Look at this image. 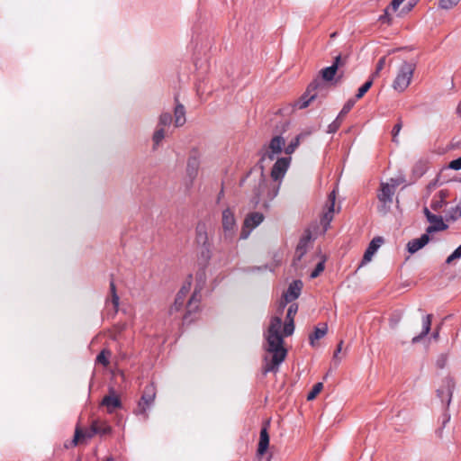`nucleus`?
Segmentation results:
<instances>
[{"label":"nucleus","mask_w":461,"mask_h":461,"mask_svg":"<svg viewBox=\"0 0 461 461\" xmlns=\"http://www.w3.org/2000/svg\"><path fill=\"white\" fill-rule=\"evenodd\" d=\"M282 320L279 316H275L271 319L267 330L265 332L267 340L266 350L272 354L271 360L268 361L266 357V365L264 366V373L276 372L278 366L285 360L286 357V349L284 348L283 336H290L294 330V320H286L283 334L281 333Z\"/></svg>","instance_id":"1"},{"label":"nucleus","mask_w":461,"mask_h":461,"mask_svg":"<svg viewBox=\"0 0 461 461\" xmlns=\"http://www.w3.org/2000/svg\"><path fill=\"white\" fill-rule=\"evenodd\" d=\"M280 189V183H273L265 178L263 171L258 178V185L254 188L253 203H262L265 207L276 197Z\"/></svg>","instance_id":"2"},{"label":"nucleus","mask_w":461,"mask_h":461,"mask_svg":"<svg viewBox=\"0 0 461 461\" xmlns=\"http://www.w3.org/2000/svg\"><path fill=\"white\" fill-rule=\"evenodd\" d=\"M415 68V63L403 61L398 68L393 88L399 93L405 91L411 82Z\"/></svg>","instance_id":"3"},{"label":"nucleus","mask_w":461,"mask_h":461,"mask_svg":"<svg viewBox=\"0 0 461 461\" xmlns=\"http://www.w3.org/2000/svg\"><path fill=\"white\" fill-rule=\"evenodd\" d=\"M156 397V389L153 384H149L144 388L142 396L138 402V407L134 411L136 415L143 416V420L149 419L148 409L153 404Z\"/></svg>","instance_id":"4"},{"label":"nucleus","mask_w":461,"mask_h":461,"mask_svg":"<svg viewBox=\"0 0 461 461\" xmlns=\"http://www.w3.org/2000/svg\"><path fill=\"white\" fill-rule=\"evenodd\" d=\"M394 192L395 191L392 186H390L389 183L381 184V188L377 194V198L380 203V205L378 206L379 212L385 214L388 212L390 205L393 203Z\"/></svg>","instance_id":"5"},{"label":"nucleus","mask_w":461,"mask_h":461,"mask_svg":"<svg viewBox=\"0 0 461 461\" xmlns=\"http://www.w3.org/2000/svg\"><path fill=\"white\" fill-rule=\"evenodd\" d=\"M221 225L224 233V238L231 240L237 231V223L234 215V211L230 208H226L222 212Z\"/></svg>","instance_id":"6"},{"label":"nucleus","mask_w":461,"mask_h":461,"mask_svg":"<svg viewBox=\"0 0 461 461\" xmlns=\"http://www.w3.org/2000/svg\"><path fill=\"white\" fill-rule=\"evenodd\" d=\"M324 87V84L320 80H314L312 83L309 85L306 92L302 95L300 100L296 103V106L299 109L306 108L312 101H313L317 97V90L322 89Z\"/></svg>","instance_id":"7"},{"label":"nucleus","mask_w":461,"mask_h":461,"mask_svg":"<svg viewBox=\"0 0 461 461\" xmlns=\"http://www.w3.org/2000/svg\"><path fill=\"white\" fill-rule=\"evenodd\" d=\"M264 220V215L261 212H254L249 213L244 220L243 227L240 232L241 239H247L251 230L258 227Z\"/></svg>","instance_id":"8"},{"label":"nucleus","mask_w":461,"mask_h":461,"mask_svg":"<svg viewBox=\"0 0 461 461\" xmlns=\"http://www.w3.org/2000/svg\"><path fill=\"white\" fill-rule=\"evenodd\" d=\"M291 163V158H280L274 164L271 169V179L273 183L282 182Z\"/></svg>","instance_id":"9"},{"label":"nucleus","mask_w":461,"mask_h":461,"mask_svg":"<svg viewBox=\"0 0 461 461\" xmlns=\"http://www.w3.org/2000/svg\"><path fill=\"white\" fill-rule=\"evenodd\" d=\"M454 387L455 384L452 378L446 377L442 381V385L437 390L438 397L442 402H446L447 406L451 402Z\"/></svg>","instance_id":"10"},{"label":"nucleus","mask_w":461,"mask_h":461,"mask_svg":"<svg viewBox=\"0 0 461 461\" xmlns=\"http://www.w3.org/2000/svg\"><path fill=\"white\" fill-rule=\"evenodd\" d=\"M303 283L300 280H295L290 284L287 291L283 295V300L280 303V308L283 309L287 303L297 299L301 294Z\"/></svg>","instance_id":"11"},{"label":"nucleus","mask_w":461,"mask_h":461,"mask_svg":"<svg viewBox=\"0 0 461 461\" xmlns=\"http://www.w3.org/2000/svg\"><path fill=\"white\" fill-rule=\"evenodd\" d=\"M191 290V281H185L178 291L175 302L170 308V312H178L184 305L185 298Z\"/></svg>","instance_id":"12"},{"label":"nucleus","mask_w":461,"mask_h":461,"mask_svg":"<svg viewBox=\"0 0 461 461\" xmlns=\"http://www.w3.org/2000/svg\"><path fill=\"white\" fill-rule=\"evenodd\" d=\"M335 200H336V191L333 190L328 196V201L326 203V211L324 212L322 218L321 220V224L325 229L330 225V221L333 219V213L335 212Z\"/></svg>","instance_id":"13"},{"label":"nucleus","mask_w":461,"mask_h":461,"mask_svg":"<svg viewBox=\"0 0 461 461\" xmlns=\"http://www.w3.org/2000/svg\"><path fill=\"white\" fill-rule=\"evenodd\" d=\"M383 242L384 240L382 237H375L371 240L365 251L360 267L369 263L372 260L373 256L376 253Z\"/></svg>","instance_id":"14"},{"label":"nucleus","mask_w":461,"mask_h":461,"mask_svg":"<svg viewBox=\"0 0 461 461\" xmlns=\"http://www.w3.org/2000/svg\"><path fill=\"white\" fill-rule=\"evenodd\" d=\"M285 140L282 136L274 137L269 143V151L267 156L269 159L273 160L275 156L280 154L282 150H285Z\"/></svg>","instance_id":"15"},{"label":"nucleus","mask_w":461,"mask_h":461,"mask_svg":"<svg viewBox=\"0 0 461 461\" xmlns=\"http://www.w3.org/2000/svg\"><path fill=\"white\" fill-rule=\"evenodd\" d=\"M101 404L106 407L109 413H113L116 409L122 407L121 400L113 391H111L110 394L103 398Z\"/></svg>","instance_id":"16"},{"label":"nucleus","mask_w":461,"mask_h":461,"mask_svg":"<svg viewBox=\"0 0 461 461\" xmlns=\"http://www.w3.org/2000/svg\"><path fill=\"white\" fill-rule=\"evenodd\" d=\"M428 221L430 223V225L426 229V231L429 234L435 231L445 230L447 228V225L443 221L441 216L429 214Z\"/></svg>","instance_id":"17"},{"label":"nucleus","mask_w":461,"mask_h":461,"mask_svg":"<svg viewBox=\"0 0 461 461\" xmlns=\"http://www.w3.org/2000/svg\"><path fill=\"white\" fill-rule=\"evenodd\" d=\"M429 233H424L420 238L411 240L408 242L407 248L408 251L411 254L417 252L420 249H422L428 242L429 241Z\"/></svg>","instance_id":"18"},{"label":"nucleus","mask_w":461,"mask_h":461,"mask_svg":"<svg viewBox=\"0 0 461 461\" xmlns=\"http://www.w3.org/2000/svg\"><path fill=\"white\" fill-rule=\"evenodd\" d=\"M310 240V234H306L300 239L295 249L294 262L300 261L303 255L306 253Z\"/></svg>","instance_id":"19"},{"label":"nucleus","mask_w":461,"mask_h":461,"mask_svg":"<svg viewBox=\"0 0 461 461\" xmlns=\"http://www.w3.org/2000/svg\"><path fill=\"white\" fill-rule=\"evenodd\" d=\"M431 314H427L422 318V330L419 335L412 338L411 342L413 344L420 342L425 336L429 334L431 327Z\"/></svg>","instance_id":"20"},{"label":"nucleus","mask_w":461,"mask_h":461,"mask_svg":"<svg viewBox=\"0 0 461 461\" xmlns=\"http://www.w3.org/2000/svg\"><path fill=\"white\" fill-rule=\"evenodd\" d=\"M449 193L447 189H441L432 199L430 207L434 211L440 210L445 204V200L448 196Z\"/></svg>","instance_id":"21"},{"label":"nucleus","mask_w":461,"mask_h":461,"mask_svg":"<svg viewBox=\"0 0 461 461\" xmlns=\"http://www.w3.org/2000/svg\"><path fill=\"white\" fill-rule=\"evenodd\" d=\"M341 57L339 55L335 58L334 63L328 68H325L321 70L322 78L326 81H330L333 79L339 66L340 65Z\"/></svg>","instance_id":"22"},{"label":"nucleus","mask_w":461,"mask_h":461,"mask_svg":"<svg viewBox=\"0 0 461 461\" xmlns=\"http://www.w3.org/2000/svg\"><path fill=\"white\" fill-rule=\"evenodd\" d=\"M175 116V126L181 127L185 123V106L181 104H176L174 111Z\"/></svg>","instance_id":"23"},{"label":"nucleus","mask_w":461,"mask_h":461,"mask_svg":"<svg viewBox=\"0 0 461 461\" xmlns=\"http://www.w3.org/2000/svg\"><path fill=\"white\" fill-rule=\"evenodd\" d=\"M199 160L197 157L191 156L187 160L186 173L191 179L195 178L199 169Z\"/></svg>","instance_id":"24"},{"label":"nucleus","mask_w":461,"mask_h":461,"mask_svg":"<svg viewBox=\"0 0 461 461\" xmlns=\"http://www.w3.org/2000/svg\"><path fill=\"white\" fill-rule=\"evenodd\" d=\"M328 331V326L326 323H322L321 327H316L314 332L310 335V344L314 347L315 341L322 339Z\"/></svg>","instance_id":"25"},{"label":"nucleus","mask_w":461,"mask_h":461,"mask_svg":"<svg viewBox=\"0 0 461 461\" xmlns=\"http://www.w3.org/2000/svg\"><path fill=\"white\" fill-rule=\"evenodd\" d=\"M93 433L100 435H107L111 433L112 428L104 421L95 420L92 423Z\"/></svg>","instance_id":"26"},{"label":"nucleus","mask_w":461,"mask_h":461,"mask_svg":"<svg viewBox=\"0 0 461 461\" xmlns=\"http://www.w3.org/2000/svg\"><path fill=\"white\" fill-rule=\"evenodd\" d=\"M269 445V436L266 428L262 429L260 431V438L258 443V452L259 455H263Z\"/></svg>","instance_id":"27"},{"label":"nucleus","mask_w":461,"mask_h":461,"mask_svg":"<svg viewBox=\"0 0 461 461\" xmlns=\"http://www.w3.org/2000/svg\"><path fill=\"white\" fill-rule=\"evenodd\" d=\"M95 434V433H93L92 427L86 431H82L79 428H77L72 443L74 446H77L81 438H92Z\"/></svg>","instance_id":"28"},{"label":"nucleus","mask_w":461,"mask_h":461,"mask_svg":"<svg viewBox=\"0 0 461 461\" xmlns=\"http://www.w3.org/2000/svg\"><path fill=\"white\" fill-rule=\"evenodd\" d=\"M165 138L164 128L158 127L152 136L153 149H156Z\"/></svg>","instance_id":"29"},{"label":"nucleus","mask_w":461,"mask_h":461,"mask_svg":"<svg viewBox=\"0 0 461 461\" xmlns=\"http://www.w3.org/2000/svg\"><path fill=\"white\" fill-rule=\"evenodd\" d=\"M200 301L199 292L195 290L192 294L187 303V312L191 313L198 308V303Z\"/></svg>","instance_id":"30"},{"label":"nucleus","mask_w":461,"mask_h":461,"mask_svg":"<svg viewBox=\"0 0 461 461\" xmlns=\"http://www.w3.org/2000/svg\"><path fill=\"white\" fill-rule=\"evenodd\" d=\"M196 240L198 243L204 244L207 241L206 227L203 223H199L196 226Z\"/></svg>","instance_id":"31"},{"label":"nucleus","mask_w":461,"mask_h":461,"mask_svg":"<svg viewBox=\"0 0 461 461\" xmlns=\"http://www.w3.org/2000/svg\"><path fill=\"white\" fill-rule=\"evenodd\" d=\"M300 139H301V135H297L295 138H294L290 141V143L286 147H285V153L286 155H291L295 151V149L300 145Z\"/></svg>","instance_id":"32"},{"label":"nucleus","mask_w":461,"mask_h":461,"mask_svg":"<svg viewBox=\"0 0 461 461\" xmlns=\"http://www.w3.org/2000/svg\"><path fill=\"white\" fill-rule=\"evenodd\" d=\"M110 293H111V302L113 304L115 312H117L120 298L116 293L115 284L113 280L110 282Z\"/></svg>","instance_id":"33"},{"label":"nucleus","mask_w":461,"mask_h":461,"mask_svg":"<svg viewBox=\"0 0 461 461\" xmlns=\"http://www.w3.org/2000/svg\"><path fill=\"white\" fill-rule=\"evenodd\" d=\"M111 356V352L107 349H103L96 357V362L102 364L104 366L109 365V357Z\"/></svg>","instance_id":"34"},{"label":"nucleus","mask_w":461,"mask_h":461,"mask_svg":"<svg viewBox=\"0 0 461 461\" xmlns=\"http://www.w3.org/2000/svg\"><path fill=\"white\" fill-rule=\"evenodd\" d=\"M172 122V116L170 113H163L160 114L158 118V127L164 128L165 126L170 125Z\"/></svg>","instance_id":"35"},{"label":"nucleus","mask_w":461,"mask_h":461,"mask_svg":"<svg viewBox=\"0 0 461 461\" xmlns=\"http://www.w3.org/2000/svg\"><path fill=\"white\" fill-rule=\"evenodd\" d=\"M373 85V78L371 77L367 80L361 87L358 88L357 93L356 95L357 99L362 98L365 94L370 89Z\"/></svg>","instance_id":"36"},{"label":"nucleus","mask_w":461,"mask_h":461,"mask_svg":"<svg viewBox=\"0 0 461 461\" xmlns=\"http://www.w3.org/2000/svg\"><path fill=\"white\" fill-rule=\"evenodd\" d=\"M323 384L322 383H317L313 385L312 391L307 395V400L312 401L313 400L322 390Z\"/></svg>","instance_id":"37"},{"label":"nucleus","mask_w":461,"mask_h":461,"mask_svg":"<svg viewBox=\"0 0 461 461\" xmlns=\"http://www.w3.org/2000/svg\"><path fill=\"white\" fill-rule=\"evenodd\" d=\"M355 101L350 99L348 100L341 109L340 113H339L338 117L342 119L354 106Z\"/></svg>","instance_id":"38"},{"label":"nucleus","mask_w":461,"mask_h":461,"mask_svg":"<svg viewBox=\"0 0 461 461\" xmlns=\"http://www.w3.org/2000/svg\"><path fill=\"white\" fill-rule=\"evenodd\" d=\"M459 2L460 0H439V6L447 10L456 6Z\"/></svg>","instance_id":"39"},{"label":"nucleus","mask_w":461,"mask_h":461,"mask_svg":"<svg viewBox=\"0 0 461 461\" xmlns=\"http://www.w3.org/2000/svg\"><path fill=\"white\" fill-rule=\"evenodd\" d=\"M386 59L385 57H382L377 64L375 72L372 74L371 77L374 79L375 77H378L381 70L384 68Z\"/></svg>","instance_id":"40"},{"label":"nucleus","mask_w":461,"mask_h":461,"mask_svg":"<svg viewBox=\"0 0 461 461\" xmlns=\"http://www.w3.org/2000/svg\"><path fill=\"white\" fill-rule=\"evenodd\" d=\"M461 258V245L458 246L454 252L449 255L446 260V263L450 264L452 261Z\"/></svg>","instance_id":"41"},{"label":"nucleus","mask_w":461,"mask_h":461,"mask_svg":"<svg viewBox=\"0 0 461 461\" xmlns=\"http://www.w3.org/2000/svg\"><path fill=\"white\" fill-rule=\"evenodd\" d=\"M402 122H398L393 128L392 135H393V141L395 143H398L399 140L397 139L398 134L400 133L402 130Z\"/></svg>","instance_id":"42"},{"label":"nucleus","mask_w":461,"mask_h":461,"mask_svg":"<svg viewBox=\"0 0 461 461\" xmlns=\"http://www.w3.org/2000/svg\"><path fill=\"white\" fill-rule=\"evenodd\" d=\"M324 270V261H321L317 264L315 269L311 273V278H316Z\"/></svg>","instance_id":"43"},{"label":"nucleus","mask_w":461,"mask_h":461,"mask_svg":"<svg viewBox=\"0 0 461 461\" xmlns=\"http://www.w3.org/2000/svg\"><path fill=\"white\" fill-rule=\"evenodd\" d=\"M297 311H298L297 304H295V303L291 304L287 310L286 320H294Z\"/></svg>","instance_id":"44"},{"label":"nucleus","mask_w":461,"mask_h":461,"mask_svg":"<svg viewBox=\"0 0 461 461\" xmlns=\"http://www.w3.org/2000/svg\"><path fill=\"white\" fill-rule=\"evenodd\" d=\"M405 179L403 176H398V177H395V178H391L390 179V186H392L393 188V190L395 191V188L400 185L401 184L404 183Z\"/></svg>","instance_id":"45"},{"label":"nucleus","mask_w":461,"mask_h":461,"mask_svg":"<svg viewBox=\"0 0 461 461\" xmlns=\"http://www.w3.org/2000/svg\"><path fill=\"white\" fill-rule=\"evenodd\" d=\"M449 216L453 220H456L461 216V202L454 209H452Z\"/></svg>","instance_id":"46"},{"label":"nucleus","mask_w":461,"mask_h":461,"mask_svg":"<svg viewBox=\"0 0 461 461\" xmlns=\"http://www.w3.org/2000/svg\"><path fill=\"white\" fill-rule=\"evenodd\" d=\"M341 120L342 119L337 117L336 120L329 125V132H335L339 129Z\"/></svg>","instance_id":"47"},{"label":"nucleus","mask_w":461,"mask_h":461,"mask_svg":"<svg viewBox=\"0 0 461 461\" xmlns=\"http://www.w3.org/2000/svg\"><path fill=\"white\" fill-rule=\"evenodd\" d=\"M448 167L451 169H454V170L461 169V157L456 159L452 160L449 163Z\"/></svg>","instance_id":"48"},{"label":"nucleus","mask_w":461,"mask_h":461,"mask_svg":"<svg viewBox=\"0 0 461 461\" xmlns=\"http://www.w3.org/2000/svg\"><path fill=\"white\" fill-rule=\"evenodd\" d=\"M438 179H434L427 185V192L429 194L431 191L435 190L438 187Z\"/></svg>","instance_id":"49"},{"label":"nucleus","mask_w":461,"mask_h":461,"mask_svg":"<svg viewBox=\"0 0 461 461\" xmlns=\"http://www.w3.org/2000/svg\"><path fill=\"white\" fill-rule=\"evenodd\" d=\"M342 344H343V341H340L337 347V349L336 351L334 352V355H333V360L337 361L338 363L340 361V359L339 358V353L341 351L342 349Z\"/></svg>","instance_id":"50"},{"label":"nucleus","mask_w":461,"mask_h":461,"mask_svg":"<svg viewBox=\"0 0 461 461\" xmlns=\"http://www.w3.org/2000/svg\"><path fill=\"white\" fill-rule=\"evenodd\" d=\"M403 1L404 0H393L391 3V8L393 11H396Z\"/></svg>","instance_id":"51"},{"label":"nucleus","mask_w":461,"mask_h":461,"mask_svg":"<svg viewBox=\"0 0 461 461\" xmlns=\"http://www.w3.org/2000/svg\"><path fill=\"white\" fill-rule=\"evenodd\" d=\"M456 113L458 114L459 117H461V102L458 104L456 107Z\"/></svg>","instance_id":"52"},{"label":"nucleus","mask_w":461,"mask_h":461,"mask_svg":"<svg viewBox=\"0 0 461 461\" xmlns=\"http://www.w3.org/2000/svg\"><path fill=\"white\" fill-rule=\"evenodd\" d=\"M438 336H439L438 330H437L435 332L432 333V338L434 339H438Z\"/></svg>","instance_id":"53"},{"label":"nucleus","mask_w":461,"mask_h":461,"mask_svg":"<svg viewBox=\"0 0 461 461\" xmlns=\"http://www.w3.org/2000/svg\"><path fill=\"white\" fill-rule=\"evenodd\" d=\"M381 19H387L388 23L390 22L388 9L385 10L384 17H381Z\"/></svg>","instance_id":"54"},{"label":"nucleus","mask_w":461,"mask_h":461,"mask_svg":"<svg viewBox=\"0 0 461 461\" xmlns=\"http://www.w3.org/2000/svg\"><path fill=\"white\" fill-rule=\"evenodd\" d=\"M424 213H425L427 219L429 218V214H432L427 207L424 208Z\"/></svg>","instance_id":"55"},{"label":"nucleus","mask_w":461,"mask_h":461,"mask_svg":"<svg viewBox=\"0 0 461 461\" xmlns=\"http://www.w3.org/2000/svg\"><path fill=\"white\" fill-rule=\"evenodd\" d=\"M222 195H223V189L221 190L219 196H218V200H220Z\"/></svg>","instance_id":"56"}]
</instances>
